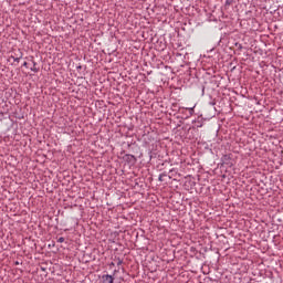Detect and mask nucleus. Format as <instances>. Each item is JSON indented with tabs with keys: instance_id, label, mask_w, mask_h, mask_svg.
Wrapping results in <instances>:
<instances>
[{
	"instance_id": "obj_1",
	"label": "nucleus",
	"mask_w": 283,
	"mask_h": 283,
	"mask_svg": "<svg viewBox=\"0 0 283 283\" xmlns=\"http://www.w3.org/2000/svg\"><path fill=\"white\" fill-rule=\"evenodd\" d=\"M114 277L112 275H103L102 283H114Z\"/></svg>"
},
{
	"instance_id": "obj_2",
	"label": "nucleus",
	"mask_w": 283,
	"mask_h": 283,
	"mask_svg": "<svg viewBox=\"0 0 283 283\" xmlns=\"http://www.w3.org/2000/svg\"><path fill=\"white\" fill-rule=\"evenodd\" d=\"M31 71L34 72V73L39 72V67H36L35 61H33V66H31Z\"/></svg>"
},
{
	"instance_id": "obj_3",
	"label": "nucleus",
	"mask_w": 283,
	"mask_h": 283,
	"mask_svg": "<svg viewBox=\"0 0 283 283\" xmlns=\"http://www.w3.org/2000/svg\"><path fill=\"white\" fill-rule=\"evenodd\" d=\"M234 1H235V0H226V3H224V4H226L227 7H230V6H232V4L234 3Z\"/></svg>"
},
{
	"instance_id": "obj_4",
	"label": "nucleus",
	"mask_w": 283,
	"mask_h": 283,
	"mask_svg": "<svg viewBox=\"0 0 283 283\" xmlns=\"http://www.w3.org/2000/svg\"><path fill=\"white\" fill-rule=\"evenodd\" d=\"M65 241L64 237H60V239H57L59 243H63Z\"/></svg>"
},
{
	"instance_id": "obj_5",
	"label": "nucleus",
	"mask_w": 283,
	"mask_h": 283,
	"mask_svg": "<svg viewBox=\"0 0 283 283\" xmlns=\"http://www.w3.org/2000/svg\"><path fill=\"white\" fill-rule=\"evenodd\" d=\"M164 177H165V175H159V181H164Z\"/></svg>"
},
{
	"instance_id": "obj_6",
	"label": "nucleus",
	"mask_w": 283,
	"mask_h": 283,
	"mask_svg": "<svg viewBox=\"0 0 283 283\" xmlns=\"http://www.w3.org/2000/svg\"><path fill=\"white\" fill-rule=\"evenodd\" d=\"M12 59L14 60V62H20V59H21V57H14V56H12Z\"/></svg>"
},
{
	"instance_id": "obj_7",
	"label": "nucleus",
	"mask_w": 283,
	"mask_h": 283,
	"mask_svg": "<svg viewBox=\"0 0 283 283\" xmlns=\"http://www.w3.org/2000/svg\"><path fill=\"white\" fill-rule=\"evenodd\" d=\"M123 261L122 260H117V265H122Z\"/></svg>"
},
{
	"instance_id": "obj_8",
	"label": "nucleus",
	"mask_w": 283,
	"mask_h": 283,
	"mask_svg": "<svg viewBox=\"0 0 283 283\" xmlns=\"http://www.w3.org/2000/svg\"><path fill=\"white\" fill-rule=\"evenodd\" d=\"M23 66H24V67H28V62H24V63H23Z\"/></svg>"
},
{
	"instance_id": "obj_9",
	"label": "nucleus",
	"mask_w": 283,
	"mask_h": 283,
	"mask_svg": "<svg viewBox=\"0 0 283 283\" xmlns=\"http://www.w3.org/2000/svg\"><path fill=\"white\" fill-rule=\"evenodd\" d=\"M115 264L114 263H112V266H114Z\"/></svg>"
}]
</instances>
